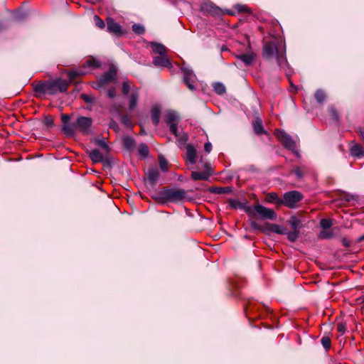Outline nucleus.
<instances>
[{"instance_id": "1", "label": "nucleus", "mask_w": 364, "mask_h": 364, "mask_svg": "<svg viewBox=\"0 0 364 364\" xmlns=\"http://www.w3.org/2000/svg\"><path fill=\"white\" fill-rule=\"evenodd\" d=\"M262 56L266 60H272L275 58L278 66L284 69L286 75L289 76L291 70L289 69V63L286 57V48L282 40L266 41L263 44Z\"/></svg>"}, {"instance_id": "2", "label": "nucleus", "mask_w": 364, "mask_h": 364, "mask_svg": "<svg viewBox=\"0 0 364 364\" xmlns=\"http://www.w3.org/2000/svg\"><path fill=\"white\" fill-rule=\"evenodd\" d=\"M68 82L60 77L52 80L40 81L33 87L35 96L53 95L59 92H65L68 90Z\"/></svg>"}, {"instance_id": "3", "label": "nucleus", "mask_w": 364, "mask_h": 364, "mask_svg": "<svg viewBox=\"0 0 364 364\" xmlns=\"http://www.w3.org/2000/svg\"><path fill=\"white\" fill-rule=\"evenodd\" d=\"M200 9L204 15H210L213 16H220L225 14L235 16L240 13H251L250 9L246 5L237 4L232 9H223L216 6L213 1H203Z\"/></svg>"}, {"instance_id": "4", "label": "nucleus", "mask_w": 364, "mask_h": 364, "mask_svg": "<svg viewBox=\"0 0 364 364\" xmlns=\"http://www.w3.org/2000/svg\"><path fill=\"white\" fill-rule=\"evenodd\" d=\"M186 197V192L183 189L164 188L153 194L151 198L156 202L166 204L167 203H180Z\"/></svg>"}, {"instance_id": "5", "label": "nucleus", "mask_w": 364, "mask_h": 364, "mask_svg": "<svg viewBox=\"0 0 364 364\" xmlns=\"http://www.w3.org/2000/svg\"><path fill=\"white\" fill-rule=\"evenodd\" d=\"M92 124V119L90 117L79 116L76 119L75 122L71 123V125L65 127L66 134L73 136L76 131H80L83 134H87Z\"/></svg>"}, {"instance_id": "6", "label": "nucleus", "mask_w": 364, "mask_h": 364, "mask_svg": "<svg viewBox=\"0 0 364 364\" xmlns=\"http://www.w3.org/2000/svg\"><path fill=\"white\" fill-rule=\"evenodd\" d=\"M164 121L169 127L170 132L174 134L181 143H185L188 140L186 134L178 132L177 126L179 122V117L175 111H168L164 116Z\"/></svg>"}, {"instance_id": "7", "label": "nucleus", "mask_w": 364, "mask_h": 364, "mask_svg": "<svg viewBox=\"0 0 364 364\" xmlns=\"http://www.w3.org/2000/svg\"><path fill=\"white\" fill-rule=\"evenodd\" d=\"M303 198V195L297 191H291L287 192L284 194L282 198V204L288 208H294L296 204L301 201Z\"/></svg>"}, {"instance_id": "8", "label": "nucleus", "mask_w": 364, "mask_h": 364, "mask_svg": "<svg viewBox=\"0 0 364 364\" xmlns=\"http://www.w3.org/2000/svg\"><path fill=\"white\" fill-rule=\"evenodd\" d=\"M275 135L286 149L293 152L296 151L297 146L296 142L289 134L284 131L278 130L276 132Z\"/></svg>"}, {"instance_id": "9", "label": "nucleus", "mask_w": 364, "mask_h": 364, "mask_svg": "<svg viewBox=\"0 0 364 364\" xmlns=\"http://www.w3.org/2000/svg\"><path fill=\"white\" fill-rule=\"evenodd\" d=\"M117 74V69L115 66L112 65L109 67L108 71L104 75H101L97 80L96 88L102 87L109 82L116 79Z\"/></svg>"}, {"instance_id": "10", "label": "nucleus", "mask_w": 364, "mask_h": 364, "mask_svg": "<svg viewBox=\"0 0 364 364\" xmlns=\"http://www.w3.org/2000/svg\"><path fill=\"white\" fill-rule=\"evenodd\" d=\"M253 210L259 215L262 219H269L271 220H275L277 219L276 213L270 208H267L262 205H256L253 207Z\"/></svg>"}, {"instance_id": "11", "label": "nucleus", "mask_w": 364, "mask_h": 364, "mask_svg": "<svg viewBox=\"0 0 364 364\" xmlns=\"http://www.w3.org/2000/svg\"><path fill=\"white\" fill-rule=\"evenodd\" d=\"M181 71L183 74V82L191 90H195L196 87L194 83L196 82V76L193 70L188 68H182Z\"/></svg>"}, {"instance_id": "12", "label": "nucleus", "mask_w": 364, "mask_h": 364, "mask_svg": "<svg viewBox=\"0 0 364 364\" xmlns=\"http://www.w3.org/2000/svg\"><path fill=\"white\" fill-rule=\"evenodd\" d=\"M146 176L149 183L151 186H155L159 178L160 173L156 168H150L148 169Z\"/></svg>"}, {"instance_id": "13", "label": "nucleus", "mask_w": 364, "mask_h": 364, "mask_svg": "<svg viewBox=\"0 0 364 364\" xmlns=\"http://www.w3.org/2000/svg\"><path fill=\"white\" fill-rule=\"evenodd\" d=\"M236 58L243 62L245 65L249 66L254 62L256 58V55L253 52H250L247 53L238 55L236 56Z\"/></svg>"}, {"instance_id": "14", "label": "nucleus", "mask_w": 364, "mask_h": 364, "mask_svg": "<svg viewBox=\"0 0 364 364\" xmlns=\"http://www.w3.org/2000/svg\"><path fill=\"white\" fill-rule=\"evenodd\" d=\"M153 63L158 67L167 68L171 65V62L166 54L156 56L154 58Z\"/></svg>"}, {"instance_id": "15", "label": "nucleus", "mask_w": 364, "mask_h": 364, "mask_svg": "<svg viewBox=\"0 0 364 364\" xmlns=\"http://www.w3.org/2000/svg\"><path fill=\"white\" fill-rule=\"evenodd\" d=\"M139 97V89L136 87H134L132 90V92L129 95V109L132 110L134 109L137 105V102Z\"/></svg>"}, {"instance_id": "16", "label": "nucleus", "mask_w": 364, "mask_h": 364, "mask_svg": "<svg viewBox=\"0 0 364 364\" xmlns=\"http://www.w3.org/2000/svg\"><path fill=\"white\" fill-rule=\"evenodd\" d=\"M186 159L191 164H194L196 163V150L191 144H188L186 147Z\"/></svg>"}, {"instance_id": "17", "label": "nucleus", "mask_w": 364, "mask_h": 364, "mask_svg": "<svg viewBox=\"0 0 364 364\" xmlns=\"http://www.w3.org/2000/svg\"><path fill=\"white\" fill-rule=\"evenodd\" d=\"M107 31L109 33L116 34L117 36L122 35L121 26L113 19H109L107 21Z\"/></svg>"}, {"instance_id": "18", "label": "nucleus", "mask_w": 364, "mask_h": 364, "mask_svg": "<svg viewBox=\"0 0 364 364\" xmlns=\"http://www.w3.org/2000/svg\"><path fill=\"white\" fill-rule=\"evenodd\" d=\"M352 144H353L350 148V154L357 158L364 156V148L354 141H352Z\"/></svg>"}, {"instance_id": "19", "label": "nucleus", "mask_w": 364, "mask_h": 364, "mask_svg": "<svg viewBox=\"0 0 364 364\" xmlns=\"http://www.w3.org/2000/svg\"><path fill=\"white\" fill-rule=\"evenodd\" d=\"M88 155L94 164L101 163V161H103L104 155L97 149L89 151Z\"/></svg>"}, {"instance_id": "20", "label": "nucleus", "mask_w": 364, "mask_h": 364, "mask_svg": "<svg viewBox=\"0 0 364 364\" xmlns=\"http://www.w3.org/2000/svg\"><path fill=\"white\" fill-rule=\"evenodd\" d=\"M303 223L304 221L301 218L295 215L291 216L288 220V223L291 225L292 229L298 231L303 227Z\"/></svg>"}, {"instance_id": "21", "label": "nucleus", "mask_w": 364, "mask_h": 364, "mask_svg": "<svg viewBox=\"0 0 364 364\" xmlns=\"http://www.w3.org/2000/svg\"><path fill=\"white\" fill-rule=\"evenodd\" d=\"M252 126L255 132L257 135H261L262 134H265L266 132L264 129L262 121L260 118L257 117L253 122H252Z\"/></svg>"}, {"instance_id": "22", "label": "nucleus", "mask_w": 364, "mask_h": 364, "mask_svg": "<svg viewBox=\"0 0 364 364\" xmlns=\"http://www.w3.org/2000/svg\"><path fill=\"white\" fill-rule=\"evenodd\" d=\"M122 141L124 148L129 151L134 149L136 146V141L134 139L130 136H125L123 138Z\"/></svg>"}, {"instance_id": "23", "label": "nucleus", "mask_w": 364, "mask_h": 364, "mask_svg": "<svg viewBox=\"0 0 364 364\" xmlns=\"http://www.w3.org/2000/svg\"><path fill=\"white\" fill-rule=\"evenodd\" d=\"M151 48L154 53H158L159 55L166 54V47L161 43L151 42Z\"/></svg>"}, {"instance_id": "24", "label": "nucleus", "mask_w": 364, "mask_h": 364, "mask_svg": "<svg viewBox=\"0 0 364 364\" xmlns=\"http://www.w3.org/2000/svg\"><path fill=\"white\" fill-rule=\"evenodd\" d=\"M191 178L194 181H207L209 178L208 172L192 171Z\"/></svg>"}, {"instance_id": "25", "label": "nucleus", "mask_w": 364, "mask_h": 364, "mask_svg": "<svg viewBox=\"0 0 364 364\" xmlns=\"http://www.w3.org/2000/svg\"><path fill=\"white\" fill-rule=\"evenodd\" d=\"M161 110L155 106L151 109V120L155 126H157L160 121Z\"/></svg>"}, {"instance_id": "26", "label": "nucleus", "mask_w": 364, "mask_h": 364, "mask_svg": "<svg viewBox=\"0 0 364 364\" xmlns=\"http://www.w3.org/2000/svg\"><path fill=\"white\" fill-rule=\"evenodd\" d=\"M267 200L269 203H275L278 205L282 204V198H279L277 193H269L267 196Z\"/></svg>"}, {"instance_id": "27", "label": "nucleus", "mask_w": 364, "mask_h": 364, "mask_svg": "<svg viewBox=\"0 0 364 364\" xmlns=\"http://www.w3.org/2000/svg\"><path fill=\"white\" fill-rule=\"evenodd\" d=\"M96 145L99 146L105 152H109V146L104 139L97 138L95 139Z\"/></svg>"}, {"instance_id": "28", "label": "nucleus", "mask_w": 364, "mask_h": 364, "mask_svg": "<svg viewBox=\"0 0 364 364\" xmlns=\"http://www.w3.org/2000/svg\"><path fill=\"white\" fill-rule=\"evenodd\" d=\"M138 151L141 156L146 157L149 153V147L146 144L141 143L139 146Z\"/></svg>"}, {"instance_id": "29", "label": "nucleus", "mask_w": 364, "mask_h": 364, "mask_svg": "<svg viewBox=\"0 0 364 364\" xmlns=\"http://www.w3.org/2000/svg\"><path fill=\"white\" fill-rule=\"evenodd\" d=\"M214 91L218 95H223L225 92V86L221 82H215L213 85Z\"/></svg>"}, {"instance_id": "30", "label": "nucleus", "mask_w": 364, "mask_h": 364, "mask_svg": "<svg viewBox=\"0 0 364 364\" xmlns=\"http://www.w3.org/2000/svg\"><path fill=\"white\" fill-rule=\"evenodd\" d=\"M318 237L321 239L328 240V239H331V238L333 237L334 234L331 230H323L319 232Z\"/></svg>"}, {"instance_id": "31", "label": "nucleus", "mask_w": 364, "mask_h": 364, "mask_svg": "<svg viewBox=\"0 0 364 364\" xmlns=\"http://www.w3.org/2000/svg\"><path fill=\"white\" fill-rule=\"evenodd\" d=\"M61 120H62V122L63 123V130L64 133L66 134L65 127L67 126L71 125V123H70V116L67 114H63L61 116Z\"/></svg>"}, {"instance_id": "32", "label": "nucleus", "mask_w": 364, "mask_h": 364, "mask_svg": "<svg viewBox=\"0 0 364 364\" xmlns=\"http://www.w3.org/2000/svg\"><path fill=\"white\" fill-rule=\"evenodd\" d=\"M281 226H279V225H277V224H271V223H266V229H267V232H275V233H277L279 232V229H280Z\"/></svg>"}, {"instance_id": "33", "label": "nucleus", "mask_w": 364, "mask_h": 364, "mask_svg": "<svg viewBox=\"0 0 364 364\" xmlns=\"http://www.w3.org/2000/svg\"><path fill=\"white\" fill-rule=\"evenodd\" d=\"M85 65L92 68H97L101 65L100 63L95 58L87 60Z\"/></svg>"}, {"instance_id": "34", "label": "nucleus", "mask_w": 364, "mask_h": 364, "mask_svg": "<svg viewBox=\"0 0 364 364\" xmlns=\"http://www.w3.org/2000/svg\"><path fill=\"white\" fill-rule=\"evenodd\" d=\"M159 161L161 170L163 172H166L168 171V161L163 156L160 155Z\"/></svg>"}, {"instance_id": "35", "label": "nucleus", "mask_w": 364, "mask_h": 364, "mask_svg": "<svg viewBox=\"0 0 364 364\" xmlns=\"http://www.w3.org/2000/svg\"><path fill=\"white\" fill-rule=\"evenodd\" d=\"M132 31L138 35H141L145 32V28L140 23H134L132 26Z\"/></svg>"}, {"instance_id": "36", "label": "nucleus", "mask_w": 364, "mask_h": 364, "mask_svg": "<svg viewBox=\"0 0 364 364\" xmlns=\"http://www.w3.org/2000/svg\"><path fill=\"white\" fill-rule=\"evenodd\" d=\"M315 98L319 103H322L326 99V94L322 90H317L315 92Z\"/></svg>"}, {"instance_id": "37", "label": "nucleus", "mask_w": 364, "mask_h": 364, "mask_svg": "<svg viewBox=\"0 0 364 364\" xmlns=\"http://www.w3.org/2000/svg\"><path fill=\"white\" fill-rule=\"evenodd\" d=\"M287 235L289 241L295 242L299 238V232L298 230H293V231L288 232Z\"/></svg>"}, {"instance_id": "38", "label": "nucleus", "mask_w": 364, "mask_h": 364, "mask_svg": "<svg viewBox=\"0 0 364 364\" xmlns=\"http://www.w3.org/2000/svg\"><path fill=\"white\" fill-rule=\"evenodd\" d=\"M333 225L332 220L330 219L323 218L320 221V226L324 229H328Z\"/></svg>"}, {"instance_id": "39", "label": "nucleus", "mask_w": 364, "mask_h": 364, "mask_svg": "<svg viewBox=\"0 0 364 364\" xmlns=\"http://www.w3.org/2000/svg\"><path fill=\"white\" fill-rule=\"evenodd\" d=\"M80 98L87 104H92L95 102V98L92 95L85 93L80 95Z\"/></svg>"}, {"instance_id": "40", "label": "nucleus", "mask_w": 364, "mask_h": 364, "mask_svg": "<svg viewBox=\"0 0 364 364\" xmlns=\"http://www.w3.org/2000/svg\"><path fill=\"white\" fill-rule=\"evenodd\" d=\"M251 227L255 230H259L264 232H267L266 223L264 225H259L255 221H252L250 223Z\"/></svg>"}, {"instance_id": "41", "label": "nucleus", "mask_w": 364, "mask_h": 364, "mask_svg": "<svg viewBox=\"0 0 364 364\" xmlns=\"http://www.w3.org/2000/svg\"><path fill=\"white\" fill-rule=\"evenodd\" d=\"M321 344L326 350L331 347V338L328 336H323L321 340Z\"/></svg>"}, {"instance_id": "42", "label": "nucleus", "mask_w": 364, "mask_h": 364, "mask_svg": "<svg viewBox=\"0 0 364 364\" xmlns=\"http://www.w3.org/2000/svg\"><path fill=\"white\" fill-rule=\"evenodd\" d=\"M121 122L126 127H132V122L129 116L128 115H122L121 116Z\"/></svg>"}, {"instance_id": "43", "label": "nucleus", "mask_w": 364, "mask_h": 364, "mask_svg": "<svg viewBox=\"0 0 364 364\" xmlns=\"http://www.w3.org/2000/svg\"><path fill=\"white\" fill-rule=\"evenodd\" d=\"M302 170H304V167L300 168L296 166L293 169L292 173H294L299 179H301L304 177Z\"/></svg>"}, {"instance_id": "44", "label": "nucleus", "mask_w": 364, "mask_h": 364, "mask_svg": "<svg viewBox=\"0 0 364 364\" xmlns=\"http://www.w3.org/2000/svg\"><path fill=\"white\" fill-rule=\"evenodd\" d=\"M122 89L124 95H127L129 93L131 87L128 81L123 82Z\"/></svg>"}, {"instance_id": "45", "label": "nucleus", "mask_w": 364, "mask_h": 364, "mask_svg": "<svg viewBox=\"0 0 364 364\" xmlns=\"http://www.w3.org/2000/svg\"><path fill=\"white\" fill-rule=\"evenodd\" d=\"M230 191V188L229 187H220V188H215L214 193L218 194L221 193H229Z\"/></svg>"}, {"instance_id": "46", "label": "nucleus", "mask_w": 364, "mask_h": 364, "mask_svg": "<svg viewBox=\"0 0 364 364\" xmlns=\"http://www.w3.org/2000/svg\"><path fill=\"white\" fill-rule=\"evenodd\" d=\"M330 115L334 120H338V114L334 107H331L329 108Z\"/></svg>"}, {"instance_id": "47", "label": "nucleus", "mask_w": 364, "mask_h": 364, "mask_svg": "<svg viewBox=\"0 0 364 364\" xmlns=\"http://www.w3.org/2000/svg\"><path fill=\"white\" fill-rule=\"evenodd\" d=\"M95 24L97 27H99L100 28H103L105 26V23L104 21L102 20L97 16H95Z\"/></svg>"}, {"instance_id": "48", "label": "nucleus", "mask_w": 364, "mask_h": 364, "mask_svg": "<svg viewBox=\"0 0 364 364\" xmlns=\"http://www.w3.org/2000/svg\"><path fill=\"white\" fill-rule=\"evenodd\" d=\"M337 330L341 334L343 335V333H345L346 331V323H338V326H337Z\"/></svg>"}, {"instance_id": "49", "label": "nucleus", "mask_w": 364, "mask_h": 364, "mask_svg": "<svg viewBox=\"0 0 364 364\" xmlns=\"http://www.w3.org/2000/svg\"><path fill=\"white\" fill-rule=\"evenodd\" d=\"M81 73H80L78 71L73 70L68 73V77L70 80H73L75 77H77L78 75H80Z\"/></svg>"}, {"instance_id": "50", "label": "nucleus", "mask_w": 364, "mask_h": 364, "mask_svg": "<svg viewBox=\"0 0 364 364\" xmlns=\"http://www.w3.org/2000/svg\"><path fill=\"white\" fill-rule=\"evenodd\" d=\"M107 96L109 98H114L116 96V89L114 87L109 89L107 91Z\"/></svg>"}, {"instance_id": "51", "label": "nucleus", "mask_w": 364, "mask_h": 364, "mask_svg": "<svg viewBox=\"0 0 364 364\" xmlns=\"http://www.w3.org/2000/svg\"><path fill=\"white\" fill-rule=\"evenodd\" d=\"M101 162L103 163V165L105 166H110V164H111L110 159L107 156H103V161H101Z\"/></svg>"}, {"instance_id": "52", "label": "nucleus", "mask_w": 364, "mask_h": 364, "mask_svg": "<svg viewBox=\"0 0 364 364\" xmlns=\"http://www.w3.org/2000/svg\"><path fill=\"white\" fill-rule=\"evenodd\" d=\"M204 149L207 153H210L212 150V144L210 142H206L204 145Z\"/></svg>"}, {"instance_id": "53", "label": "nucleus", "mask_w": 364, "mask_h": 364, "mask_svg": "<svg viewBox=\"0 0 364 364\" xmlns=\"http://www.w3.org/2000/svg\"><path fill=\"white\" fill-rule=\"evenodd\" d=\"M45 123L47 126H53V121L50 117H46L45 119Z\"/></svg>"}, {"instance_id": "54", "label": "nucleus", "mask_w": 364, "mask_h": 364, "mask_svg": "<svg viewBox=\"0 0 364 364\" xmlns=\"http://www.w3.org/2000/svg\"><path fill=\"white\" fill-rule=\"evenodd\" d=\"M204 168H205V171L204 172H208L209 173V176H210V174H211V172H212L211 167L210 166L209 164H205L204 165Z\"/></svg>"}, {"instance_id": "55", "label": "nucleus", "mask_w": 364, "mask_h": 364, "mask_svg": "<svg viewBox=\"0 0 364 364\" xmlns=\"http://www.w3.org/2000/svg\"><path fill=\"white\" fill-rule=\"evenodd\" d=\"M109 127L112 128L114 130H117L119 129L117 124L114 121H112L109 124Z\"/></svg>"}, {"instance_id": "56", "label": "nucleus", "mask_w": 364, "mask_h": 364, "mask_svg": "<svg viewBox=\"0 0 364 364\" xmlns=\"http://www.w3.org/2000/svg\"><path fill=\"white\" fill-rule=\"evenodd\" d=\"M358 133L363 142L364 143V129L362 128H359Z\"/></svg>"}, {"instance_id": "57", "label": "nucleus", "mask_w": 364, "mask_h": 364, "mask_svg": "<svg viewBox=\"0 0 364 364\" xmlns=\"http://www.w3.org/2000/svg\"><path fill=\"white\" fill-rule=\"evenodd\" d=\"M287 233H288V232H287V229L283 227L280 228L279 232H278V234H280V235H287Z\"/></svg>"}, {"instance_id": "58", "label": "nucleus", "mask_w": 364, "mask_h": 364, "mask_svg": "<svg viewBox=\"0 0 364 364\" xmlns=\"http://www.w3.org/2000/svg\"><path fill=\"white\" fill-rule=\"evenodd\" d=\"M237 203H239V202H238V201L235 200V201H233V202H232V203H231V205H232L233 207L236 208V207H237Z\"/></svg>"}, {"instance_id": "59", "label": "nucleus", "mask_w": 364, "mask_h": 364, "mask_svg": "<svg viewBox=\"0 0 364 364\" xmlns=\"http://www.w3.org/2000/svg\"><path fill=\"white\" fill-rule=\"evenodd\" d=\"M359 241H363L364 240V235H363L362 236H360L358 239Z\"/></svg>"}, {"instance_id": "60", "label": "nucleus", "mask_w": 364, "mask_h": 364, "mask_svg": "<svg viewBox=\"0 0 364 364\" xmlns=\"http://www.w3.org/2000/svg\"><path fill=\"white\" fill-rule=\"evenodd\" d=\"M343 245H346V246H348V244H347V242H346L345 240H343Z\"/></svg>"}, {"instance_id": "61", "label": "nucleus", "mask_w": 364, "mask_h": 364, "mask_svg": "<svg viewBox=\"0 0 364 364\" xmlns=\"http://www.w3.org/2000/svg\"><path fill=\"white\" fill-rule=\"evenodd\" d=\"M2 30V26L1 24L0 23V31Z\"/></svg>"}, {"instance_id": "62", "label": "nucleus", "mask_w": 364, "mask_h": 364, "mask_svg": "<svg viewBox=\"0 0 364 364\" xmlns=\"http://www.w3.org/2000/svg\"><path fill=\"white\" fill-rule=\"evenodd\" d=\"M16 18L17 19H21V17H20V16H16Z\"/></svg>"}]
</instances>
